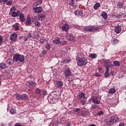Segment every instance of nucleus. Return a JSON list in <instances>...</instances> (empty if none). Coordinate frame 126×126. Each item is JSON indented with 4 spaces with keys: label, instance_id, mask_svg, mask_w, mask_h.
Wrapping results in <instances>:
<instances>
[{
    "label": "nucleus",
    "instance_id": "obj_63",
    "mask_svg": "<svg viewBox=\"0 0 126 126\" xmlns=\"http://www.w3.org/2000/svg\"><path fill=\"white\" fill-rule=\"evenodd\" d=\"M21 39H22V36H20L19 40H21Z\"/></svg>",
    "mask_w": 126,
    "mask_h": 126
},
{
    "label": "nucleus",
    "instance_id": "obj_51",
    "mask_svg": "<svg viewBox=\"0 0 126 126\" xmlns=\"http://www.w3.org/2000/svg\"><path fill=\"white\" fill-rule=\"evenodd\" d=\"M39 42H40V43H41V44H43V43H44L45 40H44V39H40Z\"/></svg>",
    "mask_w": 126,
    "mask_h": 126
},
{
    "label": "nucleus",
    "instance_id": "obj_41",
    "mask_svg": "<svg viewBox=\"0 0 126 126\" xmlns=\"http://www.w3.org/2000/svg\"><path fill=\"white\" fill-rule=\"evenodd\" d=\"M42 95L45 96V95H46L47 94V91H46L45 90H43V91H41V93H40V96L42 95Z\"/></svg>",
    "mask_w": 126,
    "mask_h": 126
},
{
    "label": "nucleus",
    "instance_id": "obj_47",
    "mask_svg": "<svg viewBox=\"0 0 126 126\" xmlns=\"http://www.w3.org/2000/svg\"><path fill=\"white\" fill-rule=\"evenodd\" d=\"M104 114V112L102 111H100L98 113L97 115L98 116H102Z\"/></svg>",
    "mask_w": 126,
    "mask_h": 126
},
{
    "label": "nucleus",
    "instance_id": "obj_13",
    "mask_svg": "<svg viewBox=\"0 0 126 126\" xmlns=\"http://www.w3.org/2000/svg\"><path fill=\"white\" fill-rule=\"evenodd\" d=\"M33 10H34L35 13H41L43 10V8L41 7H35L33 8Z\"/></svg>",
    "mask_w": 126,
    "mask_h": 126
},
{
    "label": "nucleus",
    "instance_id": "obj_20",
    "mask_svg": "<svg viewBox=\"0 0 126 126\" xmlns=\"http://www.w3.org/2000/svg\"><path fill=\"white\" fill-rule=\"evenodd\" d=\"M67 1V3L70 6H73V4L75 2V0H66Z\"/></svg>",
    "mask_w": 126,
    "mask_h": 126
},
{
    "label": "nucleus",
    "instance_id": "obj_48",
    "mask_svg": "<svg viewBox=\"0 0 126 126\" xmlns=\"http://www.w3.org/2000/svg\"><path fill=\"white\" fill-rule=\"evenodd\" d=\"M85 100L86 99H83V100H81V103H82L83 105H85L86 104Z\"/></svg>",
    "mask_w": 126,
    "mask_h": 126
},
{
    "label": "nucleus",
    "instance_id": "obj_17",
    "mask_svg": "<svg viewBox=\"0 0 126 126\" xmlns=\"http://www.w3.org/2000/svg\"><path fill=\"white\" fill-rule=\"evenodd\" d=\"M63 81H58L56 83V87H59V88H61V87H63Z\"/></svg>",
    "mask_w": 126,
    "mask_h": 126
},
{
    "label": "nucleus",
    "instance_id": "obj_42",
    "mask_svg": "<svg viewBox=\"0 0 126 126\" xmlns=\"http://www.w3.org/2000/svg\"><path fill=\"white\" fill-rule=\"evenodd\" d=\"M124 16V13H120L119 14H117V18H121V17H123Z\"/></svg>",
    "mask_w": 126,
    "mask_h": 126
},
{
    "label": "nucleus",
    "instance_id": "obj_45",
    "mask_svg": "<svg viewBox=\"0 0 126 126\" xmlns=\"http://www.w3.org/2000/svg\"><path fill=\"white\" fill-rule=\"evenodd\" d=\"M92 109H95V108H97V105L96 104H93L91 107Z\"/></svg>",
    "mask_w": 126,
    "mask_h": 126
},
{
    "label": "nucleus",
    "instance_id": "obj_12",
    "mask_svg": "<svg viewBox=\"0 0 126 126\" xmlns=\"http://www.w3.org/2000/svg\"><path fill=\"white\" fill-rule=\"evenodd\" d=\"M74 12L77 16H83V11L81 9L76 10Z\"/></svg>",
    "mask_w": 126,
    "mask_h": 126
},
{
    "label": "nucleus",
    "instance_id": "obj_30",
    "mask_svg": "<svg viewBox=\"0 0 126 126\" xmlns=\"http://www.w3.org/2000/svg\"><path fill=\"white\" fill-rule=\"evenodd\" d=\"M90 58H91L92 59H96L97 58V56L96 54H90L89 56Z\"/></svg>",
    "mask_w": 126,
    "mask_h": 126
},
{
    "label": "nucleus",
    "instance_id": "obj_61",
    "mask_svg": "<svg viewBox=\"0 0 126 126\" xmlns=\"http://www.w3.org/2000/svg\"><path fill=\"white\" fill-rule=\"evenodd\" d=\"M76 8V5H74L73 6V9H75Z\"/></svg>",
    "mask_w": 126,
    "mask_h": 126
},
{
    "label": "nucleus",
    "instance_id": "obj_6",
    "mask_svg": "<svg viewBox=\"0 0 126 126\" xmlns=\"http://www.w3.org/2000/svg\"><path fill=\"white\" fill-rule=\"evenodd\" d=\"M66 38L67 40L68 41H74V40L75 39V36H73L72 34L71 33H66Z\"/></svg>",
    "mask_w": 126,
    "mask_h": 126
},
{
    "label": "nucleus",
    "instance_id": "obj_49",
    "mask_svg": "<svg viewBox=\"0 0 126 126\" xmlns=\"http://www.w3.org/2000/svg\"><path fill=\"white\" fill-rule=\"evenodd\" d=\"M1 44H2V37L0 35V45H1Z\"/></svg>",
    "mask_w": 126,
    "mask_h": 126
},
{
    "label": "nucleus",
    "instance_id": "obj_39",
    "mask_svg": "<svg viewBox=\"0 0 126 126\" xmlns=\"http://www.w3.org/2000/svg\"><path fill=\"white\" fill-rule=\"evenodd\" d=\"M41 90L39 89H36L35 90V93L36 94H40V95L41 94Z\"/></svg>",
    "mask_w": 126,
    "mask_h": 126
},
{
    "label": "nucleus",
    "instance_id": "obj_56",
    "mask_svg": "<svg viewBox=\"0 0 126 126\" xmlns=\"http://www.w3.org/2000/svg\"><path fill=\"white\" fill-rule=\"evenodd\" d=\"M58 124H59V123L58 122V121H55L54 123V125L55 126H57V125H58Z\"/></svg>",
    "mask_w": 126,
    "mask_h": 126
},
{
    "label": "nucleus",
    "instance_id": "obj_31",
    "mask_svg": "<svg viewBox=\"0 0 126 126\" xmlns=\"http://www.w3.org/2000/svg\"><path fill=\"white\" fill-rule=\"evenodd\" d=\"M113 63L116 66H120V65H121V63L118 61H114Z\"/></svg>",
    "mask_w": 126,
    "mask_h": 126
},
{
    "label": "nucleus",
    "instance_id": "obj_10",
    "mask_svg": "<svg viewBox=\"0 0 126 126\" xmlns=\"http://www.w3.org/2000/svg\"><path fill=\"white\" fill-rule=\"evenodd\" d=\"M10 39L11 41L15 42L17 40V34L16 33H13L10 35Z\"/></svg>",
    "mask_w": 126,
    "mask_h": 126
},
{
    "label": "nucleus",
    "instance_id": "obj_55",
    "mask_svg": "<svg viewBox=\"0 0 126 126\" xmlns=\"http://www.w3.org/2000/svg\"><path fill=\"white\" fill-rule=\"evenodd\" d=\"M15 126H22V125L19 124H18V123H16L15 124Z\"/></svg>",
    "mask_w": 126,
    "mask_h": 126
},
{
    "label": "nucleus",
    "instance_id": "obj_62",
    "mask_svg": "<svg viewBox=\"0 0 126 126\" xmlns=\"http://www.w3.org/2000/svg\"><path fill=\"white\" fill-rule=\"evenodd\" d=\"M90 126H96V125H95L94 124H92V125H90Z\"/></svg>",
    "mask_w": 126,
    "mask_h": 126
},
{
    "label": "nucleus",
    "instance_id": "obj_24",
    "mask_svg": "<svg viewBox=\"0 0 126 126\" xmlns=\"http://www.w3.org/2000/svg\"><path fill=\"white\" fill-rule=\"evenodd\" d=\"M13 28L15 29V30H19V24L16 23L13 25Z\"/></svg>",
    "mask_w": 126,
    "mask_h": 126
},
{
    "label": "nucleus",
    "instance_id": "obj_25",
    "mask_svg": "<svg viewBox=\"0 0 126 126\" xmlns=\"http://www.w3.org/2000/svg\"><path fill=\"white\" fill-rule=\"evenodd\" d=\"M39 20L41 21H43L45 18H46V16L45 14H40L38 16Z\"/></svg>",
    "mask_w": 126,
    "mask_h": 126
},
{
    "label": "nucleus",
    "instance_id": "obj_15",
    "mask_svg": "<svg viewBox=\"0 0 126 126\" xmlns=\"http://www.w3.org/2000/svg\"><path fill=\"white\" fill-rule=\"evenodd\" d=\"M11 13L12 17H16V16H19V14H20V11H17V12L13 11Z\"/></svg>",
    "mask_w": 126,
    "mask_h": 126
},
{
    "label": "nucleus",
    "instance_id": "obj_5",
    "mask_svg": "<svg viewBox=\"0 0 126 126\" xmlns=\"http://www.w3.org/2000/svg\"><path fill=\"white\" fill-rule=\"evenodd\" d=\"M70 28V27L67 24H64L62 27V31H64V32H66V33H67V32H68Z\"/></svg>",
    "mask_w": 126,
    "mask_h": 126
},
{
    "label": "nucleus",
    "instance_id": "obj_26",
    "mask_svg": "<svg viewBox=\"0 0 126 126\" xmlns=\"http://www.w3.org/2000/svg\"><path fill=\"white\" fill-rule=\"evenodd\" d=\"M13 62H14V60H13L11 59H8L6 61L7 64H9V65H10V64H13Z\"/></svg>",
    "mask_w": 126,
    "mask_h": 126
},
{
    "label": "nucleus",
    "instance_id": "obj_8",
    "mask_svg": "<svg viewBox=\"0 0 126 126\" xmlns=\"http://www.w3.org/2000/svg\"><path fill=\"white\" fill-rule=\"evenodd\" d=\"M64 74L66 77H68V76H70V74H71V72L70 70H69V68L66 67L64 71Z\"/></svg>",
    "mask_w": 126,
    "mask_h": 126
},
{
    "label": "nucleus",
    "instance_id": "obj_19",
    "mask_svg": "<svg viewBox=\"0 0 126 126\" xmlns=\"http://www.w3.org/2000/svg\"><path fill=\"white\" fill-rule=\"evenodd\" d=\"M53 43L55 44V45H59V44H61V38L57 37L53 41Z\"/></svg>",
    "mask_w": 126,
    "mask_h": 126
},
{
    "label": "nucleus",
    "instance_id": "obj_1",
    "mask_svg": "<svg viewBox=\"0 0 126 126\" xmlns=\"http://www.w3.org/2000/svg\"><path fill=\"white\" fill-rule=\"evenodd\" d=\"M76 60L78 66H83L87 64V59L84 57H76Z\"/></svg>",
    "mask_w": 126,
    "mask_h": 126
},
{
    "label": "nucleus",
    "instance_id": "obj_11",
    "mask_svg": "<svg viewBox=\"0 0 126 126\" xmlns=\"http://www.w3.org/2000/svg\"><path fill=\"white\" fill-rule=\"evenodd\" d=\"M26 85L29 87H34L36 85V83L32 81H29L26 83Z\"/></svg>",
    "mask_w": 126,
    "mask_h": 126
},
{
    "label": "nucleus",
    "instance_id": "obj_14",
    "mask_svg": "<svg viewBox=\"0 0 126 126\" xmlns=\"http://www.w3.org/2000/svg\"><path fill=\"white\" fill-rule=\"evenodd\" d=\"M104 66L106 69H110V67H111V63L109 61L105 62Z\"/></svg>",
    "mask_w": 126,
    "mask_h": 126
},
{
    "label": "nucleus",
    "instance_id": "obj_9",
    "mask_svg": "<svg viewBox=\"0 0 126 126\" xmlns=\"http://www.w3.org/2000/svg\"><path fill=\"white\" fill-rule=\"evenodd\" d=\"M115 32L116 34H120L122 32V26L119 25L116 26L115 27Z\"/></svg>",
    "mask_w": 126,
    "mask_h": 126
},
{
    "label": "nucleus",
    "instance_id": "obj_3",
    "mask_svg": "<svg viewBox=\"0 0 126 126\" xmlns=\"http://www.w3.org/2000/svg\"><path fill=\"white\" fill-rule=\"evenodd\" d=\"M25 57L24 55H20L18 54H15L13 57V60L15 62H20L23 63L25 60Z\"/></svg>",
    "mask_w": 126,
    "mask_h": 126
},
{
    "label": "nucleus",
    "instance_id": "obj_29",
    "mask_svg": "<svg viewBox=\"0 0 126 126\" xmlns=\"http://www.w3.org/2000/svg\"><path fill=\"white\" fill-rule=\"evenodd\" d=\"M22 100H26L27 99H28V95H27V94H22Z\"/></svg>",
    "mask_w": 126,
    "mask_h": 126
},
{
    "label": "nucleus",
    "instance_id": "obj_54",
    "mask_svg": "<svg viewBox=\"0 0 126 126\" xmlns=\"http://www.w3.org/2000/svg\"><path fill=\"white\" fill-rule=\"evenodd\" d=\"M86 113V111H82V116H84L85 115V114Z\"/></svg>",
    "mask_w": 126,
    "mask_h": 126
},
{
    "label": "nucleus",
    "instance_id": "obj_46",
    "mask_svg": "<svg viewBox=\"0 0 126 126\" xmlns=\"http://www.w3.org/2000/svg\"><path fill=\"white\" fill-rule=\"evenodd\" d=\"M6 5H10L11 4H12V3L10 1H8L6 3Z\"/></svg>",
    "mask_w": 126,
    "mask_h": 126
},
{
    "label": "nucleus",
    "instance_id": "obj_32",
    "mask_svg": "<svg viewBox=\"0 0 126 126\" xmlns=\"http://www.w3.org/2000/svg\"><path fill=\"white\" fill-rule=\"evenodd\" d=\"M117 6L119 8H123L124 7V3L123 2H118L117 3Z\"/></svg>",
    "mask_w": 126,
    "mask_h": 126
},
{
    "label": "nucleus",
    "instance_id": "obj_59",
    "mask_svg": "<svg viewBox=\"0 0 126 126\" xmlns=\"http://www.w3.org/2000/svg\"><path fill=\"white\" fill-rule=\"evenodd\" d=\"M29 37H32L33 36L32 33H29Z\"/></svg>",
    "mask_w": 126,
    "mask_h": 126
},
{
    "label": "nucleus",
    "instance_id": "obj_60",
    "mask_svg": "<svg viewBox=\"0 0 126 126\" xmlns=\"http://www.w3.org/2000/svg\"><path fill=\"white\" fill-rule=\"evenodd\" d=\"M8 0H1V1H3V2H6Z\"/></svg>",
    "mask_w": 126,
    "mask_h": 126
},
{
    "label": "nucleus",
    "instance_id": "obj_33",
    "mask_svg": "<svg viewBox=\"0 0 126 126\" xmlns=\"http://www.w3.org/2000/svg\"><path fill=\"white\" fill-rule=\"evenodd\" d=\"M100 3H96L94 4V9H97L98 7H100Z\"/></svg>",
    "mask_w": 126,
    "mask_h": 126
},
{
    "label": "nucleus",
    "instance_id": "obj_58",
    "mask_svg": "<svg viewBox=\"0 0 126 126\" xmlns=\"http://www.w3.org/2000/svg\"><path fill=\"white\" fill-rule=\"evenodd\" d=\"M110 74H111V75H114V71H111Z\"/></svg>",
    "mask_w": 126,
    "mask_h": 126
},
{
    "label": "nucleus",
    "instance_id": "obj_18",
    "mask_svg": "<svg viewBox=\"0 0 126 126\" xmlns=\"http://www.w3.org/2000/svg\"><path fill=\"white\" fill-rule=\"evenodd\" d=\"M79 99H83V100H86L87 98L85 97V94L84 93H81L78 95Z\"/></svg>",
    "mask_w": 126,
    "mask_h": 126
},
{
    "label": "nucleus",
    "instance_id": "obj_37",
    "mask_svg": "<svg viewBox=\"0 0 126 126\" xmlns=\"http://www.w3.org/2000/svg\"><path fill=\"white\" fill-rule=\"evenodd\" d=\"M67 44V41H60V45L64 46L65 45H66Z\"/></svg>",
    "mask_w": 126,
    "mask_h": 126
},
{
    "label": "nucleus",
    "instance_id": "obj_28",
    "mask_svg": "<svg viewBox=\"0 0 126 126\" xmlns=\"http://www.w3.org/2000/svg\"><path fill=\"white\" fill-rule=\"evenodd\" d=\"M108 93L110 94H114V93H116V89L113 88L110 89Z\"/></svg>",
    "mask_w": 126,
    "mask_h": 126
},
{
    "label": "nucleus",
    "instance_id": "obj_52",
    "mask_svg": "<svg viewBox=\"0 0 126 126\" xmlns=\"http://www.w3.org/2000/svg\"><path fill=\"white\" fill-rule=\"evenodd\" d=\"M95 76H96L97 77H100V74H99V73H96L95 74Z\"/></svg>",
    "mask_w": 126,
    "mask_h": 126
},
{
    "label": "nucleus",
    "instance_id": "obj_2",
    "mask_svg": "<svg viewBox=\"0 0 126 126\" xmlns=\"http://www.w3.org/2000/svg\"><path fill=\"white\" fill-rule=\"evenodd\" d=\"M100 30V28L97 26H89L85 28L86 31L89 32H96Z\"/></svg>",
    "mask_w": 126,
    "mask_h": 126
},
{
    "label": "nucleus",
    "instance_id": "obj_40",
    "mask_svg": "<svg viewBox=\"0 0 126 126\" xmlns=\"http://www.w3.org/2000/svg\"><path fill=\"white\" fill-rule=\"evenodd\" d=\"M45 47L47 50H50V49H51V44L47 43V44L45 45Z\"/></svg>",
    "mask_w": 126,
    "mask_h": 126
},
{
    "label": "nucleus",
    "instance_id": "obj_43",
    "mask_svg": "<svg viewBox=\"0 0 126 126\" xmlns=\"http://www.w3.org/2000/svg\"><path fill=\"white\" fill-rule=\"evenodd\" d=\"M42 0H39L36 2V5H39V4H41V3H42Z\"/></svg>",
    "mask_w": 126,
    "mask_h": 126
},
{
    "label": "nucleus",
    "instance_id": "obj_35",
    "mask_svg": "<svg viewBox=\"0 0 126 126\" xmlns=\"http://www.w3.org/2000/svg\"><path fill=\"white\" fill-rule=\"evenodd\" d=\"M10 114H12V115H14V114H15L16 113V110L15 109L12 108L10 110Z\"/></svg>",
    "mask_w": 126,
    "mask_h": 126
},
{
    "label": "nucleus",
    "instance_id": "obj_27",
    "mask_svg": "<svg viewBox=\"0 0 126 126\" xmlns=\"http://www.w3.org/2000/svg\"><path fill=\"white\" fill-rule=\"evenodd\" d=\"M110 69H106L105 72L104 73V76L106 77H108V76H110Z\"/></svg>",
    "mask_w": 126,
    "mask_h": 126
},
{
    "label": "nucleus",
    "instance_id": "obj_64",
    "mask_svg": "<svg viewBox=\"0 0 126 126\" xmlns=\"http://www.w3.org/2000/svg\"><path fill=\"white\" fill-rule=\"evenodd\" d=\"M28 40V38H26L25 39V41H27Z\"/></svg>",
    "mask_w": 126,
    "mask_h": 126
},
{
    "label": "nucleus",
    "instance_id": "obj_23",
    "mask_svg": "<svg viewBox=\"0 0 126 126\" xmlns=\"http://www.w3.org/2000/svg\"><path fill=\"white\" fill-rule=\"evenodd\" d=\"M101 16L104 18V19H107V18H108V14L105 11H103L102 12Z\"/></svg>",
    "mask_w": 126,
    "mask_h": 126
},
{
    "label": "nucleus",
    "instance_id": "obj_36",
    "mask_svg": "<svg viewBox=\"0 0 126 126\" xmlns=\"http://www.w3.org/2000/svg\"><path fill=\"white\" fill-rule=\"evenodd\" d=\"M17 100H18L19 101L22 100V95H18L16 96Z\"/></svg>",
    "mask_w": 126,
    "mask_h": 126
},
{
    "label": "nucleus",
    "instance_id": "obj_22",
    "mask_svg": "<svg viewBox=\"0 0 126 126\" xmlns=\"http://www.w3.org/2000/svg\"><path fill=\"white\" fill-rule=\"evenodd\" d=\"M26 24L27 26H30L32 24V23L31 22V19L30 18H28L26 21Z\"/></svg>",
    "mask_w": 126,
    "mask_h": 126
},
{
    "label": "nucleus",
    "instance_id": "obj_50",
    "mask_svg": "<svg viewBox=\"0 0 126 126\" xmlns=\"http://www.w3.org/2000/svg\"><path fill=\"white\" fill-rule=\"evenodd\" d=\"M80 108H76L74 109V112H79L80 111Z\"/></svg>",
    "mask_w": 126,
    "mask_h": 126
},
{
    "label": "nucleus",
    "instance_id": "obj_53",
    "mask_svg": "<svg viewBox=\"0 0 126 126\" xmlns=\"http://www.w3.org/2000/svg\"><path fill=\"white\" fill-rule=\"evenodd\" d=\"M65 120V118H64V117H63L61 119V121H62V122H63V121H64Z\"/></svg>",
    "mask_w": 126,
    "mask_h": 126
},
{
    "label": "nucleus",
    "instance_id": "obj_57",
    "mask_svg": "<svg viewBox=\"0 0 126 126\" xmlns=\"http://www.w3.org/2000/svg\"><path fill=\"white\" fill-rule=\"evenodd\" d=\"M119 126H125V124H124V123H120L119 124Z\"/></svg>",
    "mask_w": 126,
    "mask_h": 126
},
{
    "label": "nucleus",
    "instance_id": "obj_16",
    "mask_svg": "<svg viewBox=\"0 0 126 126\" xmlns=\"http://www.w3.org/2000/svg\"><path fill=\"white\" fill-rule=\"evenodd\" d=\"M19 19L21 22H24L25 21V18L24 17V14L21 13L20 12V14L19 15Z\"/></svg>",
    "mask_w": 126,
    "mask_h": 126
},
{
    "label": "nucleus",
    "instance_id": "obj_7",
    "mask_svg": "<svg viewBox=\"0 0 126 126\" xmlns=\"http://www.w3.org/2000/svg\"><path fill=\"white\" fill-rule=\"evenodd\" d=\"M90 100L92 101L94 104H97V105L100 104V101L98 100V97L97 96H92Z\"/></svg>",
    "mask_w": 126,
    "mask_h": 126
},
{
    "label": "nucleus",
    "instance_id": "obj_44",
    "mask_svg": "<svg viewBox=\"0 0 126 126\" xmlns=\"http://www.w3.org/2000/svg\"><path fill=\"white\" fill-rule=\"evenodd\" d=\"M14 10H15V7H12L11 8H10V13H11V12H12V11H14Z\"/></svg>",
    "mask_w": 126,
    "mask_h": 126
},
{
    "label": "nucleus",
    "instance_id": "obj_34",
    "mask_svg": "<svg viewBox=\"0 0 126 126\" xmlns=\"http://www.w3.org/2000/svg\"><path fill=\"white\" fill-rule=\"evenodd\" d=\"M118 42L119 40L117 39H115L112 41V45H117V44H118Z\"/></svg>",
    "mask_w": 126,
    "mask_h": 126
},
{
    "label": "nucleus",
    "instance_id": "obj_38",
    "mask_svg": "<svg viewBox=\"0 0 126 126\" xmlns=\"http://www.w3.org/2000/svg\"><path fill=\"white\" fill-rule=\"evenodd\" d=\"M34 25L36 27H40V25H41V24L40 23V22L35 21Z\"/></svg>",
    "mask_w": 126,
    "mask_h": 126
},
{
    "label": "nucleus",
    "instance_id": "obj_21",
    "mask_svg": "<svg viewBox=\"0 0 126 126\" xmlns=\"http://www.w3.org/2000/svg\"><path fill=\"white\" fill-rule=\"evenodd\" d=\"M7 68V66L5 63H0V68L1 69H6Z\"/></svg>",
    "mask_w": 126,
    "mask_h": 126
},
{
    "label": "nucleus",
    "instance_id": "obj_4",
    "mask_svg": "<svg viewBox=\"0 0 126 126\" xmlns=\"http://www.w3.org/2000/svg\"><path fill=\"white\" fill-rule=\"evenodd\" d=\"M119 122V118L116 116H113L107 120V123L109 125H113L115 123H118Z\"/></svg>",
    "mask_w": 126,
    "mask_h": 126
}]
</instances>
